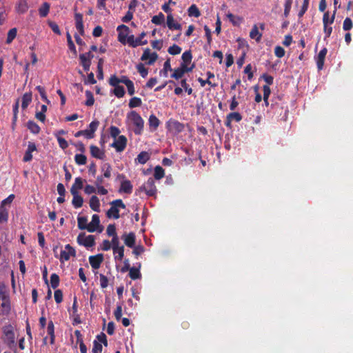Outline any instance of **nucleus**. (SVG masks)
Masks as SVG:
<instances>
[{"mask_svg": "<svg viewBox=\"0 0 353 353\" xmlns=\"http://www.w3.org/2000/svg\"><path fill=\"white\" fill-rule=\"evenodd\" d=\"M110 208L106 212L107 217L109 219L113 218L114 219H119L120 214L119 208L125 209V205L121 199L114 200L110 202Z\"/></svg>", "mask_w": 353, "mask_h": 353, "instance_id": "f257e3e1", "label": "nucleus"}, {"mask_svg": "<svg viewBox=\"0 0 353 353\" xmlns=\"http://www.w3.org/2000/svg\"><path fill=\"white\" fill-rule=\"evenodd\" d=\"M128 117L131 120L133 125L135 126V128L134 129V134H141L143 130L144 121L140 114H138L136 111H131L128 114Z\"/></svg>", "mask_w": 353, "mask_h": 353, "instance_id": "f03ea898", "label": "nucleus"}, {"mask_svg": "<svg viewBox=\"0 0 353 353\" xmlns=\"http://www.w3.org/2000/svg\"><path fill=\"white\" fill-rule=\"evenodd\" d=\"M166 128L170 133L176 135L184 130L185 125L183 123L171 119L166 123Z\"/></svg>", "mask_w": 353, "mask_h": 353, "instance_id": "7ed1b4c3", "label": "nucleus"}, {"mask_svg": "<svg viewBox=\"0 0 353 353\" xmlns=\"http://www.w3.org/2000/svg\"><path fill=\"white\" fill-rule=\"evenodd\" d=\"M145 35L146 33L145 32H142L137 38H135L133 34L129 35L128 37L127 43L128 46L132 48H137L139 46L146 45L148 43V41L143 40Z\"/></svg>", "mask_w": 353, "mask_h": 353, "instance_id": "20e7f679", "label": "nucleus"}, {"mask_svg": "<svg viewBox=\"0 0 353 353\" xmlns=\"http://www.w3.org/2000/svg\"><path fill=\"white\" fill-rule=\"evenodd\" d=\"M77 241L79 245H83L85 248H91L95 245L94 236L91 234L86 236L83 232L78 235Z\"/></svg>", "mask_w": 353, "mask_h": 353, "instance_id": "39448f33", "label": "nucleus"}, {"mask_svg": "<svg viewBox=\"0 0 353 353\" xmlns=\"http://www.w3.org/2000/svg\"><path fill=\"white\" fill-rule=\"evenodd\" d=\"M139 190L144 191L145 194L149 196H154L157 192V190L155 186L154 179L150 177L148 181L139 188Z\"/></svg>", "mask_w": 353, "mask_h": 353, "instance_id": "423d86ee", "label": "nucleus"}, {"mask_svg": "<svg viewBox=\"0 0 353 353\" xmlns=\"http://www.w3.org/2000/svg\"><path fill=\"white\" fill-rule=\"evenodd\" d=\"M158 59V54L155 52H151L150 48H146L143 50V53L141 57L142 61H146V64L149 65H153Z\"/></svg>", "mask_w": 353, "mask_h": 353, "instance_id": "0eeeda50", "label": "nucleus"}, {"mask_svg": "<svg viewBox=\"0 0 353 353\" xmlns=\"http://www.w3.org/2000/svg\"><path fill=\"white\" fill-rule=\"evenodd\" d=\"M76 256V250L70 244L65 245V250L61 251L59 261L61 263L68 261L70 258Z\"/></svg>", "mask_w": 353, "mask_h": 353, "instance_id": "6e6552de", "label": "nucleus"}, {"mask_svg": "<svg viewBox=\"0 0 353 353\" xmlns=\"http://www.w3.org/2000/svg\"><path fill=\"white\" fill-rule=\"evenodd\" d=\"M5 336V341L9 347L15 344V336L13 327L11 325H6L3 328Z\"/></svg>", "mask_w": 353, "mask_h": 353, "instance_id": "1a4fd4ad", "label": "nucleus"}, {"mask_svg": "<svg viewBox=\"0 0 353 353\" xmlns=\"http://www.w3.org/2000/svg\"><path fill=\"white\" fill-rule=\"evenodd\" d=\"M117 30L118 32V41L123 45L128 43L127 39L129 36L130 28L127 26L122 24L117 28Z\"/></svg>", "mask_w": 353, "mask_h": 353, "instance_id": "9d476101", "label": "nucleus"}, {"mask_svg": "<svg viewBox=\"0 0 353 353\" xmlns=\"http://www.w3.org/2000/svg\"><path fill=\"white\" fill-rule=\"evenodd\" d=\"M103 229V226L100 225L99 216L97 214H93L91 222L88 225V231L89 232H94L95 231L101 232Z\"/></svg>", "mask_w": 353, "mask_h": 353, "instance_id": "9b49d317", "label": "nucleus"}, {"mask_svg": "<svg viewBox=\"0 0 353 353\" xmlns=\"http://www.w3.org/2000/svg\"><path fill=\"white\" fill-rule=\"evenodd\" d=\"M126 145L127 138L124 135H121L112 143L111 146L114 148L117 152H120L124 150Z\"/></svg>", "mask_w": 353, "mask_h": 353, "instance_id": "f8f14e48", "label": "nucleus"}, {"mask_svg": "<svg viewBox=\"0 0 353 353\" xmlns=\"http://www.w3.org/2000/svg\"><path fill=\"white\" fill-rule=\"evenodd\" d=\"M132 81L129 79L127 76H121V78L117 77L115 74L112 75L109 79V84L110 85H117L121 83L125 85L130 83Z\"/></svg>", "mask_w": 353, "mask_h": 353, "instance_id": "ddd939ff", "label": "nucleus"}, {"mask_svg": "<svg viewBox=\"0 0 353 353\" xmlns=\"http://www.w3.org/2000/svg\"><path fill=\"white\" fill-rule=\"evenodd\" d=\"M166 24L168 28L171 30H181L182 29L181 24L175 21L172 14L167 15Z\"/></svg>", "mask_w": 353, "mask_h": 353, "instance_id": "4468645a", "label": "nucleus"}, {"mask_svg": "<svg viewBox=\"0 0 353 353\" xmlns=\"http://www.w3.org/2000/svg\"><path fill=\"white\" fill-rule=\"evenodd\" d=\"M124 243L126 246L132 248L135 245L136 236L134 232H130L128 234H123L121 236Z\"/></svg>", "mask_w": 353, "mask_h": 353, "instance_id": "2eb2a0df", "label": "nucleus"}, {"mask_svg": "<svg viewBox=\"0 0 353 353\" xmlns=\"http://www.w3.org/2000/svg\"><path fill=\"white\" fill-rule=\"evenodd\" d=\"M103 261V254H98L97 255L90 256L89 257L90 264L93 269L99 268Z\"/></svg>", "mask_w": 353, "mask_h": 353, "instance_id": "dca6fc26", "label": "nucleus"}, {"mask_svg": "<svg viewBox=\"0 0 353 353\" xmlns=\"http://www.w3.org/2000/svg\"><path fill=\"white\" fill-rule=\"evenodd\" d=\"M327 50L326 48H323L320 50L319 52L316 61V66L319 70H321L324 65V61L325 59V56L327 54Z\"/></svg>", "mask_w": 353, "mask_h": 353, "instance_id": "f3484780", "label": "nucleus"}, {"mask_svg": "<svg viewBox=\"0 0 353 353\" xmlns=\"http://www.w3.org/2000/svg\"><path fill=\"white\" fill-rule=\"evenodd\" d=\"M74 20H75V26L78 32L81 35H83L84 32V26L83 21V14L81 13H75L74 14Z\"/></svg>", "mask_w": 353, "mask_h": 353, "instance_id": "a211bd4d", "label": "nucleus"}, {"mask_svg": "<svg viewBox=\"0 0 353 353\" xmlns=\"http://www.w3.org/2000/svg\"><path fill=\"white\" fill-rule=\"evenodd\" d=\"M71 194L73 196L72 203L75 208H79L83 205V199L79 194L78 192L71 191Z\"/></svg>", "mask_w": 353, "mask_h": 353, "instance_id": "6ab92c4d", "label": "nucleus"}, {"mask_svg": "<svg viewBox=\"0 0 353 353\" xmlns=\"http://www.w3.org/2000/svg\"><path fill=\"white\" fill-rule=\"evenodd\" d=\"M90 154L92 157L98 159H103L105 157V152L99 149L96 145H91L90 147Z\"/></svg>", "mask_w": 353, "mask_h": 353, "instance_id": "aec40b11", "label": "nucleus"}, {"mask_svg": "<svg viewBox=\"0 0 353 353\" xmlns=\"http://www.w3.org/2000/svg\"><path fill=\"white\" fill-rule=\"evenodd\" d=\"M132 188H133V186H132L130 181L125 179V180L122 181V182L121 183L120 188H119V192L130 194L132 192Z\"/></svg>", "mask_w": 353, "mask_h": 353, "instance_id": "412c9836", "label": "nucleus"}, {"mask_svg": "<svg viewBox=\"0 0 353 353\" xmlns=\"http://www.w3.org/2000/svg\"><path fill=\"white\" fill-rule=\"evenodd\" d=\"M150 154L146 151L141 152L135 159V162L140 164H145L150 159Z\"/></svg>", "mask_w": 353, "mask_h": 353, "instance_id": "4be33fe9", "label": "nucleus"}, {"mask_svg": "<svg viewBox=\"0 0 353 353\" xmlns=\"http://www.w3.org/2000/svg\"><path fill=\"white\" fill-rule=\"evenodd\" d=\"M89 204H90V208L93 211L97 212H100V201H99V198L97 196L93 195L91 196V198L90 199Z\"/></svg>", "mask_w": 353, "mask_h": 353, "instance_id": "5701e85b", "label": "nucleus"}, {"mask_svg": "<svg viewBox=\"0 0 353 353\" xmlns=\"http://www.w3.org/2000/svg\"><path fill=\"white\" fill-rule=\"evenodd\" d=\"M0 299L1 301L10 299L8 285L3 282L0 283Z\"/></svg>", "mask_w": 353, "mask_h": 353, "instance_id": "b1692460", "label": "nucleus"}, {"mask_svg": "<svg viewBox=\"0 0 353 353\" xmlns=\"http://www.w3.org/2000/svg\"><path fill=\"white\" fill-rule=\"evenodd\" d=\"M32 99V94L31 92H26L22 96L21 108L23 110H26L29 104L31 103Z\"/></svg>", "mask_w": 353, "mask_h": 353, "instance_id": "393cba45", "label": "nucleus"}, {"mask_svg": "<svg viewBox=\"0 0 353 353\" xmlns=\"http://www.w3.org/2000/svg\"><path fill=\"white\" fill-rule=\"evenodd\" d=\"M148 123L150 129L154 131L159 127L160 121L154 114H151L148 119Z\"/></svg>", "mask_w": 353, "mask_h": 353, "instance_id": "a878e982", "label": "nucleus"}, {"mask_svg": "<svg viewBox=\"0 0 353 353\" xmlns=\"http://www.w3.org/2000/svg\"><path fill=\"white\" fill-rule=\"evenodd\" d=\"M26 126L28 129L34 134H38L41 131L40 127L34 121H28L27 122Z\"/></svg>", "mask_w": 353, "mask_h": 353, "instance_id": "bb28decb", "label": "nucleus"}, {"mask_svg": "<svg viewBox=\"0 0 353 353\" xmlns=\"http://www.w3.org/2000/svg\"><path fill=\"white\" fill-rule=\"evenodd\" d=\"M250 37L251 39H255L257 42H259L262 37V33H260L258 29V26L254 24L250 32Z\"/></svg>", "mask_w": 353, "mask_h": 353, "instance_id": "cd10ccee", "label": "nucleus"}, {"mask_svg": "<svg viewBox=\"0 0 353 353\" xmlns=\"http://www.w3.org/2000/svg\"><path fill=\"white\" fill-rule=\"evenodd\" d=\"M1 307V314L3 315H8L10 312V310H11L10 299H6V300L2 301Z\"/></svg>", "mask_w": 353, "mask_h": 353, "instance_id": "c85d7f7f", "label": "nucleus"}, {"mask_svg": "<svg viewBox=\"0 0 353 353\" xmlns=\"http://www.w3.org/2000/svg\"><path fill=\"white\" fill-rule=\"evenodd\" d=\"M141 267V264H139V268L132 267L129 270V276L132 280L139 279L141 277V274L139 271V268Z\"/></svg>", "mask_w": 353, "mask_h": 353, "instance_id": "c756f323", "label": "nucleus"}, {"mask_svg": "<svg viewBox=\"0 0 353 353\" xmlns=\"http://www.w3.org/2000/svg\"><path fill=\"white\" fill-rule=\"evenodd\" d=\"M112 86L114 88L112 92L117 97L122 98L125 95V92L123 86L120 85L119 84Z\"/></svg>", "mask_w": 353, "mask_h": 353, "instance_id": "7c9ffc66", "label": "nucleus"}, {"mask_svg": "<svg viewBox=\"0 0 353 353\" xmlns=\"http://www.w3.org/2000/svg\"><path fill=\"white\" fill-rule=\"evenodd\" d=\"M336 12V8H335V9L334 10V13H333L332 16L331 17V19H329V17H330L329 12H325L324 14H323V25L328 26L329 23L330 24L333 23V22L334 21Z\"/></svg>", "mask_w": 353, "mask_h": 353, "instance_id": "2f4dec72", "label": "nucleus"}, {"mask_svg": "<svg viewBox=\"0 0 353 353\" xmlns=\"http://www.w3.org/2000/svg\"><path fill=\"white\" fill-rule=\"evenodd\" d=\"M47 332H48V334L50 336V343L54 344V340H55L54 326V323L52 321L48 322V327H47Z\"/></svg>", "mask_w": 353, "mask_h": 353, "instance_id": "473e14b6", "label": "nucleus"}, {"mask_svg": "<svg viewBox=\"0 0 353 353\" xmlns=\"http://www.w3.org/2000/svg\"><path fill=\"white\" fill-rule=\"evenodd\" d=\"M50 6L48 2H44L39 9L40 17H46L50 11Z\"/></svg>", "mask_w": 353, "mask_h": 353, "instance_id": "72a5a7b5", "label": "nucleus"}, {"mask_svg": "<svg viewBox=\"0 0 353 353\" xmlns=\"http://www.w3.org/2000/svg\"><path fill=\"white\" fill-rule=\"evenodd\" d=\"M79 59H80V63L83 66V70L85 72L89 71L90 65H91V61L88 59L85 58L84 55L80 54L79 55Z\"/></svg>", "mask_w": 353, "mask_h": 353, "instance_id": "f704fd0d", "label": "nucleus"}, {"mask_svg": "<svg viewBox=\"0 0 353 353\" xmlns=\"http://www.w3.org/2000/svg\"><path fill=\"white\" fill-rule=\"evenodd\" d=\"M83 181L81 177H77L74 180V183L72 185L70 188V192L74 190V192H78L79 190L83 188Z\"/></svg>", "mask_w": 353, "mask_h": 353, "instance_id": "c9c22d12", "label": "nucleus"}, {"mask_svg": "<svg viewBox=\"0 0 353 353\" xmlns=\"http://www.w3.org/2000/svg\"><path fill=\"white\" fill-rule=\"evenodd\" d=\"M164 176H165L164 169L160 165H157L154 168V179L157 180H160V179H163L164 177Z\"/></svg>", "mask_w": 353, "mask_h": 353, "instance_id": "e433bc0d", "label": "nucleus"}, {"mask_svg": "<svg viewBox=\"0 0 353 353\" xmlns=\"http://www.w3.org/2000/svg\"><path fill=\"white\" fill-rule=\"evenodd\" d=\"M188 13L190 17H199L201 15L199 9L195 4H192L189 7Z\"/></svg>", "mask_w": 353, "mask_h": 353, "instance_id": "4c0bfd02", "label": "nucleus"}, {"mask_svg": "<svg viewBox=\"0 0 353 353\" xmlns=\"http://www.w3.org/2000/svg\"><path fill=\"white\" fill-rule=\"evenodd\" d=\"M88 219L86 216H78L77 217V223L78 228L80 230H88Z\"/></svg>", "mask_w": 353, "mask_h": 353, "instance_id": "58836bf2", "label": "nucleus"}, {"mask_svg": "<svg viewBox=\"0 0 353 353\" xmlns=\"http://www.w3.org/2000/svg\"><path fill=\"white\" fill-rule=\"evenodd\" d=\"M74 161L79 165H83L87 163V157L83 154H77L74 156Z\"/></svg>", "mask_w": 353, "mask_h": 353, "instance_id": "ea45409f", "label": "nucleus"}, {"mask_svg": "<svg viewBox=\"0 0 353 353\" xmlns=\"http://www.w3.org/2000/svg\"><path fill=\"white\" fill-rule=\"evenodd\" d=\"M165 20V16L162 12L152 17L151 21L155 25H161Z\"/></svg>", "mask_w": 353, "mask_h": 353, "instance_id": "a19ab883", "label": "nucleus"}, {"mask_svg": "<svg viewBox=\"0 0 353 353\" xmlns=\"http://www.w3.org/2000/svg\"><path fill=\"white\" fill-rule=\"evenodd\" d=\"M138 72L143 78H145L148 74V70L146 68L143 63H139L136 66Z\"/></svg>", "mask_w": 353, "mask_h": 353, "instance_id": "79ce46f5", "label": "nucleus"}, {"mask_svg": "<svg viewBox=\"0 0 353 353\" xmlns=\"http://www.w3.org/2000/svg\"><path fill=\"white\" fill-rule=\"evenodd\" d=\"M66 37H67L68 46L70 50L74 54V55H77V50H76L75 45L72 40V37H71L70 34L68 32L66 34Z\"/></svg>", "mask_w": 353, "mask_h": 353, "instance_id": "37998d69", "label": "nucleus"}, {"mask_svg": "<svg viewBox=\"0 0 353 353\" xmlns=\"http://www.w3.org/2000/svg\"><path fill=\"white\" fill-rule=\"evenodd\" d=\"M17 33V30L16 28H13L10 29L7 35L6 43L10 44L12 42V41L15 39Z\"/></svg>", "mask_w": 353, "mask_h": 353, "instance_id": "c03bdc74", "label": "nucleus"}, {"mask_svg": "<svg viewBox=\"0 0 353 353\" xmlns=\"http://www.w3.org/2000/svg\"><path fill=\"white\" fill-rule=\"evenodd\" d=\"M142 104V101L140 98L134 97L130 99L128 105L130 108H134L137 107L141 106Z\"/></svg>", "mask_w": 353, "mask_h": 353, "instance_id": "a18cd8bd", "label": "nucleus"}, {"mask_svg": "<svg viewBox=\"0 0 353 353\" xmlns=\"http://www.w3.org/2000/svg\"><path fill=\"white\" fill-rule=\"evenodd\" d=\"M85 97H86L87 99L85 102V105L87 106H92L94 103V99L93 94L92 93L91 91L86 90L85 91Z\"/></svg>", "mask_w": 353, "mask_h": 353, "instance_id": "49530a36", "label": "nucleus"}, {"mask_svg": "<svg viewBox=\"0 0 353 353\" xmlns=\"http://www.w3.org/2000/svg\"><path fill=\"white\" fill-rule=\"evenodd\" d=\"M8 219V212L7 210L3 206H0V223H6Z\"/></svg>", "mask_w": 353, "mask_h": 353, "instance_id": "de8ad7c7", "label": "nucleus"}, {"mask_svg": "<svg viewBox=\"0 0 353 353\" xmlns=\"http://www.w3.org/2000/svg\"><path fill=\"white\" fill-rule=\"evenodd\" d=\"M59 276L58 274L54 273L50 276V284L53 289H56L59 285Z\"/></svg>", "mask_w": 353, "mask_h": 353, "instance_id": "09e8293b", "label": "nucleus"}, {"mask_svg": "<svg viewBox=\"0 0 353 353\" xmlns=\"http://www.w3.org/2000/svg\"><path fill=\"white\" fill-rule=\"evenodd\" d=\"M115 254V260L121 261L124 256V246L121 245L120 248L116 249V252H113Z\"/></svg>", "mask_w": 353, "mask_h": 353, "instance_id": "8fccbe9b", "label": "nucleus"}, {"mask_svg": "<svg viewBox=\"0 0 353 353\" xmlns=\"http://www.w3.org/2000/svg\"><path fill=\"white\" fill-rule=\"evenodd\" d=\"M168 52L172 55H176L181 53V48L176 44H173L172 46L169 47Z\"/></svg>", "mask_w": 353, "mask_h": 353, "instance_id": "3c124183", "label": "nucleus"}, {"mask_svg": "<svg viewBox=\"0 0 353 353\" xmlns=\"http://www.w3.org/2000/svg\"><path fill=\"white\" fill-rule=\"evenodd\" d=\"M36 89L39 92L41 99L46 102L48 104L50 103V101L48 99L47 94L45 88L41 85H37Z\"/></svg>", "mask_w": 353, "mask_h": 353, "instance_id": "603ef678", "label": "nucleus"}, {"mask_svg": "<svg viewBox=\"0 0 353 353\" xmlns=\"http://www.w3.org/2000/svg\"><path fill=\"white\" fill-rule=\"evenodd\" d=\"M184 75V70L180 68V67L174 70V72L171 74V77L176 80L181 79Z\"/></svg>", "mask_w": 353, "mask_h": 353, "instance_id": "864d4df0", "label": "nucleus"}, {"mask_svg": "<svg viewBox=\"0 0 353 353\" xmlns=\"http://www.w3.org/2000/svg\"><path fill=\"white\" fill-rule=\"evenodd\" d=\"M183 60L182 63H189L191 62L192 59V55L190 50L185 51L181 57Z\"/></svg>", "mask_w": 353, "mask_h": 353, "instance_id": "5fc2aeb1", "label": "nucleus"}, {"mask_svg": "<svg viewBox=\"0 0 353 353\" xmlns=\"http://www.w3.org/2000/svg\"><path fill=\"white\" fill-rule=\"evenodd\" d=\"M353 27V23L352 19L350 17H346L343 23V29L345 31L350 30Z\"/></svg>", "mask_w": 353, "mask_h": 353, "instance_id": "6e6d98bb", "label": "nucleus"}, {"mask_svg": "<svg viewBox=\"0 0 353 353\" xmlns=\"http://www.w3.org/2000/svg\"><path fill=\"white\" fill-rule=\"evenodd\" d=\"M106 232L109 236L114 237V236H117L115 225L114 224L108 225V226L107 227Z\"/></svg>", "mask_w": 353, "mask_h": 353, "instance_id": "4d7b16f0", "label": "nucleus"}, {"mask_svg": "<svg viewBox=\"0 0 353 353\" xmlns=\"http://www.w3.org/2000/svg\"><path fill=\"white\" fill-rule=\"evenodd\" d=\"M48 24L49 27L51 28V30L55 34H57L58 35H60L61 34L59 27L57 23L54 22V21H49L48 22Z\"/></svg>", "mask_w": 353, "mask_h": 353, "instance_id": "13d9d810", "label": "nucleus"}, {"mask_svg": "<svg viewBox=\"0 0 353 353\" xmlns=\"http://www.w3.org/2000/svg\"><path fill=\"white\" fill-rule=\"evenodd\" d=\"M293 0H285L284 5V16L287 17L290 12Z\"/></svg>", "mask_w": 353, "mask_h": 353, "instance_id": "bf43d9fd", "label": "nucleus"}, {"mask_svg": "<svg viewBox=\"0 0 353 353\" xmlns=\"http://www.w3.org/2000/svg\"><path fill=\"white\" fill-rule=\"evenodd\" d=\"M227 119H231L232 121L235 120L236 121L239 122L240 121H241L242 117L240 113L234 112L228 114L227 116Z\"/></svg>", "mask_w": 353, "mask_h": 353, "instance_id": "052dcab7", "label": "nucleus"}, {"mask_svg": "<svg viewBox=\"0 0 353 353\" xmlns=\"http://www.w3.org/2000/svg\"><path fill=\"white\" fill-rule=\"evenodd\" d=\"M103 350L102 345L97 341L93 342L92 353H101Z\"/></svg>", "mask_w": 353, "mask_h": 353, "instance_id": "680f3d73", "label": "nucleus"}, {"mask_svg": "<svg viewBox=\"0 0 353 353\" xmlns=\"http://www.w3.org/2000/svg\"><path fill=\"white\" fill-rule=\"evenodd\" d=\"M57 140L59 147L61 149L65 150L68 147V143L64 138L61 137H57Z\"/></svg>", "mask_w": 353, "mask_h": 353, "instance_id": "e2e57ef3", "label": "nucleus"}, {"mask_svg": "<svg viewBox=\"0 0 353 353\" xmlns=\"http://www.w3.org/2000/svg\"><path fill=\"white\" fill-rule=\"evenodd\" d=\"M99 125V121L97 120L92 121L89 125L90 132L94 135V132Z\"/></svg>", "mask_w": 353, "mask_h": 353, "instance_id": "0e129e2a", "label": "nucleus"}, {"mask_svg": "<svg viewBox=\"0 0 353 353\" xmlns=\"http://www.w3.org/2000/svg\"><path fill=\"white\" fill-rule=\"evenodd\" d=\"M54 300L56 303H60L63 301V293L61 290H56L54 294Z\"/></svg>", "mask_w": 353, "mask_h": 353, "instance_id": "69168bd1", "label": "nucleus"}, {"mask_svg": "<svg viewBox=\"0 0 353 353\" xmlns=\"http://www.w3.org/2000/svg\"><path fill=\"white\" fill-rule=\"evenodd\" d=\"M274 54L278 58H282L285 55V50L281 46H276L274 48Z\"/></svg>", "mask_w": 353, "mask_h": 353, "instance_id": "338daca9", "label": "nucleus"}, {"mask_svg": "<svg viewBox=\"0 0 353 353\" xmlns=\"http://www.w3.org/2000/svg\"><path fill=\"white\" fill-rule=\"evenodd\" d=\"M110 134L112 138L116 139L120 134V130L119 128L112 125L110 128Z\"/></svg>", "mask_w": 353, "mask_h": 353, "instance_id": "774afa93", "label": "nucleus"}]
</instances>
